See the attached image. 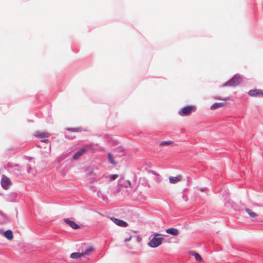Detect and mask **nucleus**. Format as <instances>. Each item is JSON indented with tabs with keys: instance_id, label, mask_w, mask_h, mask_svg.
I'll list each match as a JSON object with an SVG mask.
<instances>
[{
	"instance_id": "nucleus-1",
	"label": "nucleus",
	"mask_w": 263,
	"mask_h": 263,
	"mask_svg": "<svg viewBox=\"0 0 263 263\" xmlns=\"http://www.w3.org/2000/svg\"><path fill=\"white\" fill-rule=\"evenodd\" d=\"M131 188V182L123 176L121 175L118 182L117 189L115 191V194L121 192L122 195H130L132 192Z\"/></svg>"
},
{
	"instance_id": "nucleus-2",
	"label": "nucleus",
	"mask_w": 263,
	"mask_h": 263,
	"mask_svg": "<svg viewBox=\"0 0 263 263\" xmlns=\"http://www.w3.org/2000/svg\"><path fill=\"white\" fill-rule=\"evenodd\" d=\"M153 236L154 237L148 242V246L154 248L159 247L162 244L164 238L163 237V234L158 233H154Z\"/></svg>"
},
{
	"instance_id": "nucleus-3",
	"label": "nucleus",
	"mask_w": 263,
	"mask_h": 263,
	"mask_svg": "<svg viewBox=\"0 0 263 263\" xmlns=\"http://www.w3.org/2000/svg\"><path fill=\"white\" fill-rule=\"evenodd\" d=\"M196 110V107L194 105L186 106L181 109L179 111V114L181 116H189Z\"/></svg>"
},
{
	"instance_id": "nucleus-4",
	"label": "nucleus",
	"mask_w": 263,
	"mask_h": 263,
	"mask_svg": "<svg viewBox=\"0 0 263 263\" xmlns=\"http://www.w3.org/2000/svg\"><path fill=\"white\" fill-rule=\"evenodd\" d=\"M93 250V247H91V246H90L88 248L85 249V250L83 252H82V253L74 252V253H71L70 254V257L71 258H80L82 256L88 255L91 252H92Z\"/></svg>"
},
{
	"instance_id": "nucleus-5",
	"label": "nucleus",
	"mask_w": 263,
	"mask_h": 263,
	"mask_svg": "<svg viewBox=\"0 0 263 263\" xmlns=\"http://www.w3.org/2000/svg\"><path fill=\"white\" fill-rule=\"evenodd\" d=\"M1 184L4 189L7 190L12 185V182L8 177L5 175H2Z\"/></svg>"
},
{
	"instance_id": "nucleus-6",
	"label": "nucleus",
	"mask_w": 263,
	"mask_h": 263,
	"mask_svg": "<svg viewBox=\"0 0 263 263\" xmlns=\"http://www.w3.org/2000/svg\"><path fill=\"white\" fill-rule=\"evenodd\" d=\"M241 78L239 76H235L230 80L226 84V86H234L240 84Z\"/></svg>"
},
{
	"instance_id": "nucleus-7",
	"label": "nucleus",
	"mask_w": 263,
	"mask_h": 263,
	"mask_svg": "<svg viewBox=\"0 0 263 263\" xmlns=\"http://www.w3.org/2000/svg\"><path fill=\"white\" fill-rule=\"evenodd\" d=\"M182 179V176L181 175H178L176 176H170L168 178L169 182L172 184H176L180 182Z\"/></svg>"
},
{
	"instance_id": "nucleus-8",
	"label": "nucleus",
	"mask_w": 263,
	"mask_h": 263,
	"mask_svg": "<svg viewBox=\"0 0 263 263\" xmlns=\"http://www.w3.org/2000/svg\"><path fill=\"white\" fill-rule=\"evenodd\" d=\"M110 220L117 226L121 227H127L128 223L122 220L117 219L115 217H110Z\"/></svg>"
},
{
	"instance_id": "nucleus-9",
	"label": "nucleus",
	"mask_w": 263,
	"mask_h": 263,
	"mask_svg": "<svg viewBox=\"0 0 263 263\" xmlns=\"http://www.w3.org/2000/svg\"><path fill=\"white\" fill-rule=\"evenodd\" d=\"M248 94L251 97H263V90L260 89L251 90L248 92Z\"/></svg>"
},
{
	"instance_id": "nucleus-10",
	"label": "nucleus",
	"mask_w": 263,
	"mask_h": 263,
	"mask_svg": "<svg viewBox=\"0 0 263 263\" xmlns=\"http://www.w3.org/2000/svg\"><path fill=\"white\" fill-rule=\"evenodd\" d=\"M64 221L68 224L70 227H71L73 229H77L80 228V227L76 223L73 221H71L69 219L66 218L64 219Z\"/></svg>"
},
{
	"instance_id": "nucleus-11",
	"label": "nucleus",
	"mask_w": 263,
	"mask_h": 263,
	"mask_svg": "<svg viewBox=\"0 0 263 263\" xmlns=\"http://www.w3.org/2000/svg\"><path fill=\"white\" fill-rule=\"evenodd\" d=\"M166 232L167 234L175 236L178 235L179 233L178 230L175 228H168L166 230Z\"/></svg>"
},
{
	"instance_id": "nucleus-12",
	"label": "nucleus",
	"mask_w": 263,
	"mask_h": 263,
	"mask_svg": "<svg viewBox=\"0 0 263 263\" xmlns=\"http://www.w3.org/2000/svg\"><path fill=\"white\" fill-rule=\"evenodd\" d=\"M34 136L37 138H48L50 136V134L48 132H36Z\"/></svg>"
},
{
	"instance_id": "nucleus-13",
	"label": "nucleus",
	"mask_w": 263,
	"mask_h": 263,
	"mask_svg": "<svg viewBox=\"0 0 263 263\" xmlns=\"http://www.w3.org/2000/svg\"><path fill=\"white\" fill-rule=\"evenodd\" d=\"M5 237L9 240H12L13 238V232L11 230H7L4 233Z\"/></svg>"
},
{
	"instance_id": "nucleus-14",
	"label": "nucleus",
	"mask_w": 263,
	"mask_h": 263,
	"mask_svg": "<svg viewBox=\"0 0 263 263\" xmlns=\"http://www.w3.org/2000/svg\"><path fill=\"white\" fill-rule=\"evenodd\" d=\"M86 152V149L85 148H82L79 151L77 152L73 156V159L74 160H77L82 155H83Z\"/></svg>"
},
{
	"instance_id": "nucleus-15",
	"label": "nucleus",
	"mask_w": 263,
	"mask_h": 263,
	"mask_svg": "<svg viewBox=\"0 0 263 263\" xmlns=\"http://www.w3.org/2000/svg\"><path fill=\"white\" fill-rule=\"evenodd\" d=\"M226 105V103H224V102L215 103L211 106V109L212 110H214L218 108L223 107Z\"/></svg>"
},
{
	"instance_id": "nucleus-16",
	"label": "nucleus",
	"mask_w": 263,
	"mask_h": 263,
	"mask_svg": "<svg viewBox=\"0 0 263 263\" xmlns=\"http://www.w3.org/2000/svg\"><path fill=\"white\" fill-rule=\"evenodd\" d=\"M190 254L194 256L195 259L197 261H201L202 260V258H201V256L197 252L192 251L190 252Z\"/></svg>"
},
{
	"instance_id": "nucleus-17",
	"label": "nucleus",
	"mask_w": 263,
	"mask_h": 263,
	"mask_svg": "<svg viewBox=\"0 0 263 263\" xmlns=\"http://www.w3.org/2000/svg\"><path fill=\"white\" fill-rule=\"evenodd\" d=\"M173 144V141H162L160 143L159 146H161V147L168 146L171 145H172Z\"/></svg>"
},
{
	"instance_id": "nucleus-18",
	"label": "nucleus",
	"mask_w": 263,
	"mask_h": 263,
	"mask_svg": "<svg viewBox=\"0 0 263 263\" xmlns=\"http://www.w3.org/2000/svg\"><path fill=\"white\" fill-rule=\"evenodd\" d=\"M246 212L249 215L251 218H255L257 216V213L254 212L251 209H246Z\"/></svg>"
},
{
	"instance_id": "nucleus-19",
	"label": "nucleus",
	"mask_w": 263,
	"mask_h": 263,
	"mask_svg": "<svg viewBox=\"0 0 263 263\" xmlns=\"http://www.w3.org/2000/svg\"><path fill=\"white\" fill-rule=\"evenodd\" d=\"M108 160H109V161L110 162V163H111V164H112L114 165H116L117 164V162L114 160V157L112 154H111L110 153H108Z\"/></svg>"
},
{
	"instance_id": "nucleus-20",
	"label": "nucleus",
	"mask_w": 263,
	"mask_h": 263,
	"mask_svg": "<svg viewBox=\"0 0 263 263\" xmlns=\"http://www.w3.org/2000/svg\"><path fill=\"white\" fill-rule=\"evenodd\" d=\"M118 177V175L117 174H114L110 175L108 177L110 181H112L115 179H116Z\"/></svg>"
},
{
	"instance_id": "nucleus-21",
	"label": "nucleus",
	"mask_w": 263,
	"mask_h": 263,
	"mask_svg": "<svg viewBox=\"0 0 263 263\" xmlns=\"http://www.w3.org/2000/svg\"><path fill=\"white\" fill-rule=\"evenodd\" d=\"M67 130L68 131H71V132H77L79 131V130L77 128H68Z\"/></svg>"
},
{
	"instance_id": "nucleus-22",
	"label": "nucleus",
	"mask_w": 263,
	"mask_h": 263,
	"mask_svg": "<svg viewBox=\"0 0 263 263\" xmlns=\"http://www.w3.org/2000/svg\"><path fill=\"white\" fill-rule=\"evenodd\" d=\"M131 239H132V236H130L129 237L125 238L124 241H130L131 240Z\"/></svg>"
},
{
	"instance_id": "nucleus-23",
	"label": "nucleus",
	"mask_w": 263,
	"mask_h": 263,
	"mask_svg": "<svg viewBox=\"0 0 263 263\" xmlns=\"http://www.w3.org/2000/svg\"><path fill=\"white\" fill-rule=\"evenodd\" d=\"M13 166V165L12 164H8L6 167L9 168H12Z\"/></svg>"
},
{
	"instance_id": "nucleus-24",
	"label": "nucleus",
	"mask_w": 263,
	"mask_h": 263,
	"mask_svg": "<svg viewBox=\"0 0 263 263\" xmlns=\"http://www.w3.org/2000/svg\"><path fill=\"white\" fill-rule=\"evenodd\" d=\"M48 141V139H44V140H42V142H45V143H46V142H47Z\"/></svg>"
},
{
	"instance_id": "nucleus-25",
	"label": "nucleus",
	"mask_w": 263,
	"mask_h": 263,
	"mask_svg": "<svg viewBox=\"0 0 263 263\" xmlns=\"http://www.w3.org/2000/svg\"><path fill=\"white\" fill-rule=\"evenodd\" d=\"M200 191L201 192H204L205 191V187L200 189Z\"/></svg>"
}]
</instances>
